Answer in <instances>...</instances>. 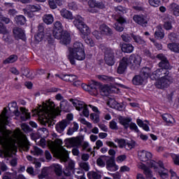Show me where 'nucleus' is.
Segmentation results:
<instances>
[{"mask_svg":"<svg viewBox=\"0 0 179 179\" xmlns=\"http://www.w3.org/2000/svg\"><path fill=\"white\" fill-rule=\"evenodd\" d=\"M7 113L8 109L4 108L0 115V145L2 146L0 157H12L16 153L17 147L23 150H29V141L26 136H23L22 138H19L20 129L17 132H12L2 126L9 124Z\"/></svg>","mask_w":179,"mask_h":179,"instance_id":"obj_1","label":"nucleus"},{"mask_svg":"<svg viewBox=\"0 0 179 179\" xmlns=\"http://www.w3.org/2000/svg\"><path fill=\"white\" fill-rule=\"evenodd\" d=\"M157 58L160 59L161 62L159 63V69L154 71L150 76V79L152 80H157L155 83V86L158 89H167L169 86L173 82V78L171 77L167 76L169 75V71L167 69L170 68V64H169V61H167V58L163 54H159L157 55ZM162 75H165L160 78Z\"/></svg>","mask_w":179,"mask_h":179,"instance_id":"obj_2","label":"nucleus"},{"mask_svg":"<svg viewBox=\"0 0 179 179\" xmlns=\"http://www.w3.org/2000/svg\"><path fill=\"white\" fill-rule=\"evenodd\" d=\"M34 113L38 117V120L42 125H51L54 118L61 114V108H55V103L51 99L43 102L37 109L34 110Z\"/></svg>","mask_w":179,"mask_h":179,"instance_id":"obj_3","label":"nucleus"},{"mask_svg":"<svg viewBox=\"0 0 179 179\" xmlns=\"http://www.w3.org/2000/svg\"><path fill=\"white\" fill-rule=\"evenodd\" d=\"M63 142L61 138H56L55 141H49L48 146L50 149L55 153L62 162H65L69 164V169L72 170L75 167V162L73 160L69 159V152L64 148L62 146Z\"/></svg>","mask_w":179,"mask_h":179,"instance_id":"obj_4","label":"nucleus"},{"mask_svg":"<svg viewBox=\"0 0 179 179\" xmlns=\"http://www.w3.org/2000/svg\"><path fill=\"white\" fill-rule=\"evenodd\" d=\"M66 57L71 65H75L76 61H85L86 52L83 43L79 41L75 42L72 46L69 48Z\"/></svg>","mask_w":179,"mask_h":179,"instance_id":"obj_5","label":"nucleus"},{"mask_svg":"<svg viewBox=\"0 0 179 179\" xmlns=\"http://www.w3.org/2000/svg\"><path fill=\"white\" fill-rule=\"evenodd\" d=\"M117 86H118V83H116L115 85H111V87H109L108 85L100 86V83L98 82L92 81L90 85V89L92 90L90 94H92V96H99V92L101 96H108L110 93L117 92L118 89H117Z\"/></svg>","mask_w":179,"mask_h":179,"instance_id":"obj_6","label":"nucleus"},{"mask_svg":"<svg viewBox=\"0 0 179 179\" xmlns=\"http://www.w3.org/2000/svg\"><path fill=\"white\" fill-rule=\"evenodd\" d=\"M52 34L55 38L60 40L62 44H69L71 43V34L68 31H64V27L59 21H56L54 23Z\"/></svg>","mask_w":179,"mask_h":179,"instance_id":"obj_7","label":"nucleus"},{"mask_svg":"<svg viewBox=\"0 0 179 179\" xmlns=\"http://www.w3.org/2000/svg\"><path fill=\"white\" fill-rule=\"evenodd\" d=\"M150 166L151 169H153L155 173H158L161 178H169V171L164 169V165L162 161H159L158 162L155 161H151L150 162Z\"/></svg>","mask_w":179,"mask_h":179,"instance_id":"obj_8","label":"nucleus"},{"mask_svg":"<svg viewBox=\"0 0 179 179\" xmlns=\"http://www.w3.org/2000/svg\"><path fill=\"white\" fill-rule=\"evenodd\" d=\"M152 74H150V69L148 67H144L142 69L140 75H137L134 77L132 83L136 85V86H140L146 83V79L150 78Z\"/></svg>","mask_w":179,"mask_h":179,"instance_id":"obj_9","label":"nucleus"},{"mask_svg":"<svg viewBox=\"0 0 179 179\" xmlns=\"http://www.w3.org/2000/svg\"><path fill=\"white\" fill-rule=\"evenodd\" d=\"M78 30L81 34V37L85 38V42L86 44L90 47H94V41H93V39L89 37V34H90V29L89 27H87V25L85 24L84 26L78 28Z\"/></svg>","mask_w":179,"mask_h":179,"instance_id":"obj_10","label":"nucleus"},{"mask_svg":"<svg viewBox=\"0 0 179 179\" xmlns=\"http://www.w3.org/2000/svg\"><path fill=\"white\" fill-rule=\"evenodd\" d=\"M70 101L72 103L73 106L76 107L78 111H80L83 108V112L80 115H84V117H89L90 113L87 106H85L83 101H79L78 99H71Z\"/></svg>","mask_w":179,"mask_h":179,"instance_id":"obj_11","label":"nucleus"},{"mask_svg":"<svg viewBox=\"0 0 179 179\" xmlns=\"http://www.w3.org/2000/svg\"><path fill=\"white\" fill-rule=\"evenodd\" d=\"M138 157L141 162H147L148 167H150V162H154L150 160L153 157L152 152L144 150L138 152Z\"/></svg>","mask_w":179,"mask_h":179,"instance_id":"obj_12","label":"nucleus"},{"mask_svg":"<svg viewBox=\"0 0 179 179\" xmlns=\"http://www.w3.org/2000/svg\"><path fill=\"white\" fill-rule=\"evenodd\" d=\"M88 6H90L88 12L90 13H97L99 9H103L104 4L102 2H97L95 0H90L88 1Z\"/></svg>","mask_w":179,"mask_h":179,"instance_id":"obj_13","label":"nucleus"},{"mask_svg":"<svg viewBox=\"0 0 179 179\" xmlns=\"http://www.w3.org/2000/svg\"><path fill=\"white\" fill-rule=\"evenodd\" d=\"M105 62L109 66H113L115 64L114 58V50L110 48H107L105 52Z\"/></svg>","mask_w":179,"mask_h":179,"instance_id":"obj_14","label":"nucleus"},{"mask_svg":"<svg viewBox=\"0 0 179 179\" xmlns=\"http://www.w3.org/2000/svg\"><path fill=\"white\" fill-rule=\"evenodd\" d=\"M128 65H131L133 68H138L142 62V58L139 55H131L129 58L127 57Z\"/></svg>","mask_w":179,"mask_h":179,"instance_id":"obj_15","label":"nucleus"},{"mask_svg":"<svg viewBox=\"0 0 179 179\" xmlns=\"http://www.w3.org/2000/svg\"><path fill=\"white\" fill-rule=\"evenodd\" d=\"M128 66V57H123L119 64L117 67V73L122 75L127 71V68Z\"/></svg>","mask_w":179,"mask_h":179,"instance_id":"obj_16","label":"nucleus"},{"mask_svg":"<svg viewBox=\"0 0 179 179\" xmlns=\"http://www.w3.org/2000/svg\"><path fill=\"white\" fill-rule=\"evenodd\" d=\"M68 125H69V121L66 120H63L56 124L55 129L59 134H62V132L65 131V129L66 128V127H68Z\"/></svg>","mask_w":179,"mask_h":179,"instance_id":"obj_17","label":"nucleus"},{"mask_svg":"<svg viewBox=\"0 0 179 179\" xmlns=\"http://www.w3.org/2000/svg\"><path fill=\"white\" fill-rule=\"evenodd\" d=\"M50 169H51L49 167H45L42 169L41 173L40 175H38V178L39 179H43V178H46V179H58L57 176H54V177H51L50 176Z\"/></svg>","mask_w":179,"mask_h":179,"instance_id":"obj_18","label":"nucleus"},{"mask_svg":"<svg viewBox=\"0 0 179 179\" xmlns=\"http://www.w3.org/2000/svg\"><path fill=\"white\" fill-rule=\"evenodd\" d=\"M38 29V32L35 35V40L36 43H40V41H43V38H44V26L40 24Z\"/></svg>","mask_w":179,"mask_h":179,"instance_id":"obj_19","label":"nucleus"},{"mask_svg":"<svg viewBox=\"0 0 179 179\" xmlns=\"http://www.w3.org/2000/svg\"><path fill=\"white\" fill-rule=\"evenodd\" d=\"M115 20L117 22H116L114 25V28L117 31H123L124 27H122V24L125 23V19H124L122 17H116Z\"/></svg>","mask_w":179,"mask_h":179,"instance_id":"obj_20","label":"nucleus"},{"mask_svg":"<svg viewBox=\"0 0 179 179\" xmlns=\"http://www.w3.org/2000/svg\"><path fill=\"white\" fill-rule=\"evenodd\" d=\"M73 24H74L75 27L76 29H80L81 27H83V26L85 24L83 17L80 15H76L74 17V20L73 21Z\"/></svg>","mask_w":179,"mask_h":179,"instance_id":"obj_21","label":"nucleus"},{"mask_svg":"<svg viewBox=\"0 0 179 179\" xmlns=\"http://www.w3.org/2000/svg\"><path fill=\"white\" fill-rule=\"evenodd\" d=\"M13 34L17 40H26V36L24 35V31L20 28H15L13 30Z\"/></svg>","mask_w":179,"mask_h":179,"instance_id":"obj_22","label":"nucleus"},{"mask_svg":"<svg viewBox=\"0 0 179 179\" xmlns=\"http://www.w3.org/2000/svg\"><path fill=\"white\" fill-rule=\"evenodd\" d=\"M106 169L109 171H117L120 169V166L115 164V161L109 159L106 162Z\"/></svg>","mask_w":179,"mask_h":179,"instance_id":"obj_23","label":"nucleus"},{"mask_svg":"<svg viewBox=\"0 0 179 179\" xmlns=\"http://www.w3.org/2000/svg\"><path fill=\"white\" fill-rule=\"evenodd\" d=\"M48 3L50 9H57L58 6L64 5V0H48Z\"/></svg>","mask_w":179,"mask_h":179,"instance_id":"obj_24","label":"nucleus"},{"mask_svg":"<svg viewBox=\"0 0 179 179\" xmlns=\"http://www.w3.org/2000/svg\"><path fill=\"white\" fill-rule=\"evenodd\" d=\"M49 169L53 170L57 177H61L62 176V166L59 164H52Z\"/></svg>","mask_w":179,"mask_h":179,"instance_id":"obj_25","label":"nucleus"},{"mask_svg":"<svg viewBox=\"0 0 179 179\" xmlns=\"http://www.w3.org/2000/svg\"><path fill=\"white\" fill-rule=\"evenodd\" d=\"M138 168L143 170L146 178H152V171H150V169L146 167V165L143 163H139L138 164Z\"/></svg>","mask_w":179,"mask_h":179,"instance_id":"obj_26","label":"nucleus"},{"mask_svg":"<svg viewBox=\"0 0 179 179\" xmlns=\"http://www.w3.org/2000/svg\"><path fill=\"white\" fill-rule=\"evenodd\" d=\"M133 20L136 23H138V24H141V26H145V24L148 23L146 17L143 15H134Z\"/></svg>","mask_w":179,"mask_h":179,"instance_id":"obj_27","label":"nucleus"},{"mask_svg":"<svg viewBox=\"0 0 179 179\" xmlns=\"http://www.w3.org/2000/svg\"><path fill=\"white\" fill-rule=\"evenodd\" d=\"M136 123L137 125L140 127V128H143V129L146 132H149V131H150V128H149V122H148V120L143 122L141 119H137Z\"/></svg>","mask_w":179,"mask_h":179,"instance_id":"obj_28","label":"nucleus"},{"mask_svg":"<svg viewBox=\"0 0 179 179\" xmlns=\"http://www.w3.org/2000/svg\"><path fill=\"white\" fill-rule=\"evenodd\" d=\"M99 30L103 36H111L113 34V31L104 24L100 26Z\"/></svg>","mask_w":179,"mask_h":179,"instance_id":"obj_29","label":"nucleus"},{"mask_svg":"<svg viewBox=\"0 0 179 179\" xmlns=\"http://www.w3.org/2000/svg\"><path fill=\"white\" fill-rule=\"evenodd\" d=\"M134 45L131 43H123L121 45V50L122 52H126L127 54H131L134 52Z\"/></svg>","mask_w":179,"mask_h":179,"instance_id":"obj_30","label":"nucleus"},{"mask_svg":"<svg viewBox=\"0 0 179 179\" xmlns=\"http://www.w3.org/2000/svg\"><path fill=\"white\" fill-rule=\"evenodd\" d=\"M132 121V118L131 117H119V122L121 125L124 127L126 129H128L129 128V122Z\"/></svg>","mask_w":179,"mask_h":179,"instance_id":"obj_31","label":"nucleus"},{"mask_svg":"<svg viewBox=\"0 0 179 179\" xmlns=\"http://www.w3.org/2000/svg\"><path fill=\"white\" fill-rule=\"evenodd\" d=\"M8 108L11 113H13L16 117L20 115V112L17 109V103L16 102H11L8 104Z\"/></svg>","mask_w":179,"mask_h":179,"instance_id":"obj_32","label":"nucleus"},{"mask_svg":"<svg viewBox=\"0 0 179 179\" xmlns=\"http://www.w3.org/2000/svg\"><path fill=\"white\" fill-rule=\"evenodd\" d=\"M60 14L62 17H64V19H69V20H72V19H73L72 13L65 8L60 10Z\"/></svg>","mask_w":179,"mask_h":179,"instance_id":"obj_33","label":"nucleus"},{"mask_svg":"<svg viewBox=\"0 0 179 179\" xmlns=\"http://www.w3.org/2000/svg\"><path fill=\"white\" fill-rule=\"evenodd\" d=\"M155 37L158 40H162V38H164V32L163 31V28H162V26H158L157 27V30L155 33Z\"/></svg>","mask_w":179,"mask_h":179,"instance_id":"obj_34","label":"nucleus"},{"mask_svg":"<svg viewBox=\"0 0 179 179\" xmlns=\"http://www.w3.org/2000/svg\"><path fill=\"white\" fill-rule=\"evenodd\" d=\"M170 12H173L175 16H179V5L176 3H172L168 7Z\"/></svg>","mask_w":179,"mask_h":179,"instance_id":"obj_35","label":"nucleus"},{"mask_svg":"<svg viewBox=\"0 0 179 179\" xmlns=\"http://www.w3.org/2000/svg\"><path fill=\"white\" fill-rule=\"evenodd\" d=\"M20 111L22 113L21 120L22 121H27L30 118V113L29 110L24 108H20Z\"/></svg>","mask_w":179,"mask_h":179,"instance_id":"obj_36","label":"nucleus"},{"mask_svg":"<svg viewBox=\"0 0 179 179\" xmlns=\"http://www.w3.org/2000/svg\"><path fill=\"white\" fill-rule=\"evenodd\" d=\"M43 20L46 24H51L54 22V16L51 14H46L43 15Z\"/></svg>","mask_w":179,"mask_h":179,"instance_id":"obj_37","label":"nucleus"},{"mask_svg":"<svg viewBox=\"0 0 179 179\" xmlns=\"http://www.w3.org/2000/svg\"><path fill=\"white\" fill-rule=\"evenodd\" d=\"M108 106L110 107V108H115V110H120V103L115 101L114 99H110L108 101Z\"/></svg>","mask_w":179,"mask_h":179,"instance_id":"obj_38","label":"nucleus"},{"mask_svg":"<svg viewBox=\"0 0 179 179\" xmlns=\"http://www.w3.org/2000/svg\"><path fill=\"white\" fill-rule=\"evenodd\" d=\"M168 48L173 52H177L179 54V43H169Z\"/></svg>","mask_w":179,"mask_h":179,"instance_id":"obj_39","label":"nucleus"},{"mask_svg":"<svg viewBox=\"0 0 179 179\" xmlns=\"http://www.w3.org/2000/svg\"><path fill=\"white\" fill-rule=\"evenodd\" d=\"M97 78L101 80V82H115V80L113 77H109L107 76H97Z\"/></svg>","mask_w":179,"mask_h":179,"instance_id":"obj_40","label":"nucleus"},{"mask_svg":"<svg viewBox=\"0 0 179 179\" xmlns=\"http://www.w3.org/2000/svg\"><path fill=\"white\" fill-rule=\"evenodd\" d=\"M74 174L78 179H86V176H85V172L80 169H75Z\"/></svg>","mask_w":179,"mask_h":179,"instance_id":"obj_41","label":"nucleus"},{"mask_svg":"<svg viewBox=\"0 0 179 179\" xmlns=\"http://www.w3.org/2000/svg\"><path fill=\"white\" fill-rule=\"evenodd\" d=\"M162 118L164 121H165L168 124H173V122H174V118H173V116H171V115L165 113L162 115Z\"/></svg>","mask_w":179,"mask_h":179,"instance_id":"obj_42","label":"nucleus"},{"mask_svg":"<svg viewBox=\"0 0 179 179\" xmlns=\"http://www.w3.org/2000/svg\"><path fill=\"white\" fill-rule=\"evenodd\" d=\"M131 37L134 40L135 43H137V44H140L141 45H145V40L141 38V36L131 34Z\"/></svg>","mask_w":179,"mask_h":179,"instance_id":"obj_43","label":"nucleus"},{"mask_svg":"<svg viewBox=\"0 0 179 179\" xmlns=\"http://www.w3.org/2000/svg\"><path fill=\"white\" fill-rule=\"evenodd\" d=\"M60 109L66 113L69 111V104H68L67 101L64 100L60 103Z\"/></svg>","mask_w":179,"mask_h":179,"instance_id":"obj_44","label":"nucleus"},{"mask_svg":"<svg viewBox=\"0 0 179 179\" xmlns=\"http://www.w3.org/2000/svg\"><path fill=\"white\" fill-rule=\"evenodd\" d=\"M17 61V56L13 55H10L8 58L4 60V64H13V62H16Z\"/></svg>","mask_w":179,"mask_h":179,"instance_id":"obj_45","label":"nucleus"},{"mask_svg":"<svg viewBox=\"0 0 179 179\" xmlns=\"http://www.w3.org/2000/svg\"><path fill=\"white\" fill-rule=\"evenodd\" d=\"M106 162L107 161L106 160V157H101L97 159L96 164H97V166H99V167H105Z\"/></svg>","mask_w":179,"mask_h":179,"instance_id":"obj_46","label":"nucleus"},{"mask_svg":"<svg viewBox=\"0 0 179 179\" xmlns=\"http://www.w3.org/2000/svg\"><path fill=\"white\" fill-rule=\"evenodd\" d=\"M89 179H100V175L94 171H90L87 174Z\"/></svg>","mask_w":179,"mask_h":179,"instance_id":"obj_47","label":"nucleus"},{"mask_svg":"<svg viewBox=\"0 0 179 179\" xmlns=\"http://www.w3.org/2000/svg\"><path fill=\"white\" fill-rule=\"evenodd\" d=\"M149 3L154 8H157L162 5V0H149Z\"/></svg>","mask_w":179,"mask_h":179,"instance_id":"obj_48","label":"nucleus"},{"mask_svg":"<svg viewBox=\"0 0 179 179\" xmlns=\"http://www.w3.org/2000/svg\"><path fill=\"white\" fill-rule=\"evenodd\" d=\"M15 21L18 24H24L26 23V18L23 15H19L15 17Z\"/></svg>","mask_w":179,"mask_h":179,"instance_id":"obj_49","label":"nucleus"},{"mask_svg":"<svg viewBox=\"0 0 179 179\" xmlns=\"http://www.w3.org/2000/svg\"><path fill=\"white\" fill-rule=\"evenodd\" d=\"M31 152L34 156H40V155H43V150L37 147H34Z\"/></svg>","mask_w":179,"mask_h":179,"instance_id":"obj_50","label":"nucleus"},{"mask_svg":"<svg viewBox=\"0 0 179 179\" xmlns=\"http://www.w3.org/2000/svg\"><path fill=\"white\" fill-rule=\"evenodd\" d=\"M81 146L84 149V150H87V152H92V147H90V144H89V142L84 141L81 143Z\"/></svg>","mask_w":179,"mask_h":179,"instance_id":"obj_51","label":"nucleus"},{"mask_svg":"<svg viewBox=\"0 0 179 179\" xmlns=\"http://www.w3.org/2000/svg\"><path fill=\"white\" fill-rule=\"evenodd\" d=\"M115 142L117 143L119 148H125L127 141L124 139H115Z\"/></svg>","mask_w":179,"mask_h":179,"instance_id":"obj_52","label":"nucleus"},{"mask_svg":"<svg viewBox=\"0 0 179 179\" xmlns=\"http://www.w3.org/2000/svg\"><path fill=\"white\" fill-rule=\"evenodd\" d=\"M65 145L66 148H72L73 146H75L73 138L66 139Z\"/></svg>","mask_w":179,"mask_h":179,"instance_id":"obj_53","label":"nucleus"},{"mask_svg":"<svg viewBox=\"0 0 179 179\" xmlns=\"http://www.w3.org/2000/svg\"><path fill=\"white\" fill-rule=\"evenodd\" d=\"M28 9L30 12H38V10H41V6L39 5L29 6Z\"/></svg>","mask_w":179,"mask_h":179,"instance_id":"obj_54","label":"nucleus"},{"mask_svg":"<svg viewBox=\"0 0 179 179\" xmlns=\"http://www.w3.org/2000/svg\"><path fill=\"white\" fill-rule=\"evenodd\" d=\"M80 169L85 170V171H89L90 170V166H89V163L87 162H81L79 164Z\"/></svg>","mask_w":179,"mask_h":179,"instance_id":"obj_55","label":"nucleus"},{"mask_svg":"<svg viewBox=\"0 0 179 179\" xmlns=\"http://www.w3.org/2000/svg\"><path fill=\"white\" fill-rule=\"evenodd\" d=\"M129 129L134 132H139V129L136 123L131 122L129 124Z\"/></svg>","mask_w":179,"mask_h":179,"instance_id":"obj_56","label":"nucleus"},{"mask_svg":"<svg viewBox=\"0 0 179 179\" xmlns=\"http://www.w3.org/2000/svg\"><path fill=\"white\" fill-rule=\"evenodd\" d=\"M90 117H91V120H92V121H94L95 124H97V122L100 121V117H99V115L96 113L91 114Z\"/></svg>","mask_w":179,"mask_h":179,"instance_id":"obj_57","label":"nucleus"},{"mask_svg":"<svg viewBox=\"0 0 179 179\" xmlns=\"http://www.w3.org/2000/svg\"><path fill=\"white\" fill-rule=\"evenodd\" d=\"M115 12H117V13H119L120 15H121V13H127V9L124 8V7H122L121 6H119L115 8Z\"/></svg>","mask_w":179,"mask_h":179,"instance_id":"obj_58","label":"nucleus"},{"mask_svg":"<svg viewBox=\"0 0 179 179\" xmlns=\"http://www.w3.org/2000/svg\"><path fill=\"white\" fill-rule=\"evenodd\" d=\"M38 134L42 135L43 138H45L48 136V130H47L45 128H42L38 130Z\"/></svg>","mask_w":179,"mask_h":179,"instance_id":"obj_59","label":"nucleus"},{"mask_svg":"<svg viewBox=\"0 0 179 179\" xmlns=\"http://www.w3.org/2000/svg\"><path fill=\"white\" fill-rule=\"evenodd\" d=\"M109 128H110V129H118L117 122H115V120H111L109 122Z\"/></svg>","mask_w":179,"mask_h":179,"instance_id":"obj_60","label":"nucleus"},{"mask_svg":"<svg viewBox=\"0 0 179 179\" xmlns=\"http://www.w3.org/2000/svg\"><path fill=\"white\" fill-rule=\"evenodd\" d=\"M131 171V168H129L127 165L122 166L120 169V173H128Z\"/></svg>","mask_w":179,"mask_h":179,"instance_id":"obj_61","label":"nucleus"},{"mask_svg":"<svg viewBox=\"0 0 179 179\" xmlns=\"http://www.w3.org/2000/svg\"><path fill=\"white\" fill-rule=\"evenodd\" d=\"M126 159H127V155H122L118 156L116 158V162H117V163H122V162H125Z\"/></svg>","mask_w":179,"mask_h":179,"instance_id":"obj_62","label":"nucleus"},{"mask_svg":"<svg viewBox=\"0 0 179 179\" xmlns=\"http://www.w3.org/2000/svg\"><path fill=\"white\" fill-rule=\"evenodd\" d=\"M171 157L173 160V163L177 166H179V155L171 154Z\"/></svg>","mask_w":179,"mask_h":179,"instance_id":"obj_63","label":"nucleus"},{"mask_svg":"<svg viewBox=\"0 0 179 179\" xmlns=\"http://www.w3.org/2000/svg\"><path fill=\"white\" fill-rule=\"evenodd\" d=\"M69 9L71 10H77L78 9V4L75 2H71L69 3Z\"/></svg>","mask_w":179,"mask_h":179,"instance_id":"obj_64","label":"nucleus"}]
</instances>
